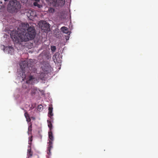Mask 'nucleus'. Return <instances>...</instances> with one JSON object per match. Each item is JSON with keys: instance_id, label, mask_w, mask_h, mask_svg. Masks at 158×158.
Here are the masks:
<instances>
[{"instance_id": "obj_25", "label": "nucleus", "mask_w": 158, "mask_h": 158, "mask_svg": "<svg viewBox=\"0 0 158 158\" xmlns=\"http://www.w3.org/2000/svg\"><path fill=\"white\" fill-rule=\"evenodd\" d=\"M30 129H31V128H30V127H29L28 128L29 131L30 130Z\"/></svg>"}, {"instance_id": "obj_20", "label": "nucleus", "mask_w": 158, "mask_h": 158, "mask_svg": "<svg viewBox=\"0 0 158 158\" xmlns=\"http://www.w3.org/2000/svg\"><path fill=\"white\" fill-rule=\"evenodd\" d=\"M32 137L31 136L30 139H29V144H30V145L31 146V142L32 141Z\"/></svg>"}, {"instance_id": "obj_16", "label": "nucleus", "mask_w": 158, "mask_h": 158, "mask_svg": "<svg viewBox=\"0 0 158 158\" xmlns=\"http://www.w3.org/2000/svg\"><path fill=\"white\" fill-rule=\"evenodd\" d=\"M56 49V47L55 46H51V50L52 52H54Z\"/></svg>"}, {"instance_id": "obj_10", "label": "nucleus", "mask_w": 158, "mask_h": 158, "mask_svg": "<svg viewBox=\"0 0 158 158\" xmlns=\"http://www.w3.org/2000/svg\"><path fill=\"white\" fill-rule=\"evenodd\" d=\"M52 107L51 106H49L48 107V116L50 118H51V120L52 121H53V118L52 117L53 115V114L52 113Z\"/></svg>"}, {"instance_id": "obj_9", "label": "nucleus", "mask_w": 158, "mask_h": 158, "mask_svg": "<svg viewBox=\"0 0 158 158\" xmlns=\"http://www.w3.org/2000/svg\"><path fill=\"white\" fill-rule=\"evenodd\" d=\"M41 55L43 59L44 60H48L51 58V54L48 52L44 51Z\"/></svg>"}, {"instance_id": "obj_26", "label": "nucleus", "mask_w": 158, "mask_h": 158, "mask_svg": "<svg viewBox=\"0 0 158 158\" xmlns=\"http://www.w3.org/2000/svg\"><path fill=\"white\" fill-rule=\"evenodd\" d=\"M5 1H8V0H4Z\"/></svg>"}, {"instance_id": "obj_29", "label": "nucleus", "mask_w": 158, "mask_h": 158, "mask_svg": "<svg viewBox=\"0 0 158 158\" xmlns=\"http://www.w3.org/2000/svg\"><path fill=\"white\" fill-rule=\"evenodd\" d=\"M27 83H28V81H27V82H26Z\"/></svg>"}, {"instance_id": "obj_23", "label": "nucleus", "mask_w": 158, "mask_h": 158, "mask_svg": "<svg viewBox=\"0 0 158 158\" xmlns=\"http://www.w3.org/2000/svg\"><path fill=\"white\" fill-rule=\"evenodd\" d=\"M42 106V107H40V110H43V106H42L41 104H40V106Z\"/></svg>"}, {"instance_id": "obj_5", "label": "nucleus", "mask_w": 158, "mask_h": 158, "mask_svg": "<svg viewBox=\"0 0 158 158\" xmlns=\"http://www.w3.org/2000/svg\"><path fill=\"white\" fill-rule=\"evenodd\" d=\"M40 28L43 32L48 33L50 31V25L46 21H40Z\"/></svg>"}, {"instance_id": "obj_12", "label": "nucleus", "mask_w": 158, "mask_h": 158, "mask_svg": "<svg viewBox=\"0 0 158 158\" xmlns=\"http://www.w3.org/2000/svg\"><path fill=\"white\" fill-rule=\"evenodd\" d=\"M27 155L28 157H31L32 155V152L31 151V145L28 146V148L27 150Z\"/></svg>"}, {"instance_id": "obj_15", "label": "nucleus", "mask_w": 158, "mask_h": 158, "mask_svg": "<svg viewBox=\"0 0 158 158\" xmlns=\"http://www.w3.org/2000/svg\"><path fill=\"white\" fill-rule=\"evenodd\" d=\"M24 115L25 118H26L27 121V122H30L31 121V119L30 116L29 114L27 113V112H25L24 114Z\"/></svg>"}, {"instance_id": "obj_6", "label": "nucleus", "mask_w": 158, "mask_h": 158, "mask_svg": "<svg viewBox=\"0 0 158 158\" xmlns=\"http://www.w3.org/2000/svg\"><path fill=\"white\" fill-rule=\"evenodd\" d=\"M48 137L51 140H49L48 143V147L47 153L48 155L50 156L51 153V150L53 148V143L52 141L54 140V137L52 130L49 131L48 132Z\"/></svg>"}, {"instance_id": "obj_27", "label": "nucleus", "mask_w": 158, "mask_h": 158, "mask_svg": "<svg viewBox=\"0 0 158 158\" xmlns=\"http://www.w3.org/2000/svg\"><path fill=\"white\" fill-rule=\"evenodd\" d=\"M39 24H40V22H38V25H39Z\"/></svg>"}, {"instance_id": "obj_8", "label": "nucleus", "mask_w": 158, "mask_h": 158, "mask_svg": "<svg viewBox=\"0 0 158 158\" xmlns=\"http://www.w3.org/2000/svg\"><path fill=\"white\" fill-rule=\"evenodd\" d=\"M28 17L30 19H34V17L37 16L36 12L34 10H29L27 14Z\"/></svg>"}, {"instance_id": "obj_21", "label": "nucleus", "mask_w": 158, "mask_h": 158, "mask_svg": "<svg viewBox=\"0 0 158 158\" xmlns=\"http://www.w3.org/2000/svg\"><path fill=\"white\" fill-rule=\"evenodd\" d=\"M33 78H34L32 76H30L29 77V81H31L33 79Z\"/></svg>"}, {"instance_id": "obj_17", "label": "nucleus", "mask_w": 158, "mask_h": 158, "mask_svg": "<svg viewBox=\"0 0 158 158\" xmlns=\"http://www.w3.org/2000/svg\"><path fill=\"white\" fill-rule=\"evenodd\" d=\"M48 11L50 13H53L54 12L55 10L52 8H50Z\"/></svg>"}, {"instance_id": "obj_7", "label": "nucleus", "mask_w": 158, "mask_h": 158, "mask_svg": "<svg viewBox=\"0 0 158 158\" xmlns=\"http://www.w3.org/2000/svg\"><path fill=\"white\" fill-rule=\"evenodd\" d=\"M56 6L62 7L65 3V0H46Z\"/></svg>"}, {"instance_id": "obj_2", "label": "nucleus", "mask_w": 158, "mask_h": 158, "mask_svg": "<svg viewBox=\"0 0 158 158\" xmlns=\"http://www.w3.org/2000/svg\"><path fill=\"white\" fill-rule=\"evenodd\" d=\"M40 67L42 70V72L40 73V82L45 83L47 81V79L49 77L53 69L48 62L45 61L40 63Z\"/></svg>"}, {"instance_id": "obj_14", "label": "nucleus", "mask_w": 158, "mask_h": 158, "mask_svg": "<svg viewBox=\"0 0 158 158\" xmlns=\"http://www.w3.org/2000/svg\"><path fill=\"white\" fill-rule=\"evenodd\" d=\"M61 30L63 33L67 34L69 31V30L67 27H61Z\"/></svg>"}, {"instance_id": "obj_28", "label": "nucleus", "mask_w": 158, "mask_h": 158, "mask_svg": "<svg viewBox=\"0 0 158 158\" xmlns=\"http://www.w3.org/2000/svg\"><path fill=\"white\" fill-rule=\"evenodd\" d=\"M35 69V70H34V72H35L36 71V69Z\"/></svg>"}, {"instance_id": "obj_19", "label": "nucleus", "mask_w": 158, "mask_h": 158, "mask_svg": "<svg viewBox=\"0 0 158 158\" xmlns=\"http://www.w3.org/2000/svg\"><path fill=\"white\" fill-rule=\"evenodd\" d=\"M33 5L35 6H37L38 8H40V5H39L37 2H34L33 3Z\"/></svg>"}, {"instance_id": "obj_24", "label": "nucleus", "mask_w": 158, "mask_h": 158, "mask_svg": "<svg viewBox=\"0 0 158 158\" xmlns=\"http://www.w3.org/2000/svg\"><path fill=\"white\" fill-rule=\"evenodd\" d=\"M28 69H29V70H31L32 69V67H31V66H30L28 67Z\"/></svg>"}, {"instance_id": "obj_13", "label": "nucleus", "mask_w": 158, "mask_h": 158, "mask_svg": "<svg viewBox=\"0 0 158 158\" xmlns=\"http://www.w3.org/2000/svg\"><path fill=\"white\" fill-rule=\"evenodd\" d=\"M7 50L9 53L10 54H12L14 52V49L13 47L10 46H9L7 48Z\"/></svg>"}, {"instance_id": "obj_3", "label": "nucleus", "mask_w": 158, "mask_h": 158, "mask_svg": "<svg viewBox=\"0 0 158 158\" xmlns=\"http://www.w3.org/2000/svg\"><path fill=\"white\" fill-rule=\"evenodd\" d=\"M21 5L19 2L16 0L10 1L8 5L7 10L8 11L13 13L19 11L21 8Z\"/></svg>"}, {"instance_id": "obj_18", "label": "nucleus", "mask_w": 158, "mask_h": 158, "mask_svg": "<svg viewBox=\"0 0 158 158\" xmlns=\"http://www.w3.org/2000/svg\"><path fill=\"white\" fill-rule=\"evenodd\" d=\"M45 91L44 90L40 91V95H41L43 97L45 96Z\"/></svg>"}, {"instance_id": "obj_4", "label": "nucleus", "mask_w": 158, "mask_h": 158, "mask_svg": "<svg viewBox=\"0 0 158 158\" xmlns=\"http://www.w3.org/2000/svg\"><path fill=\"white\" fill-rule=\"evenodd\" d=\"M21 71H19V75H22V77L24 78L26 77V75L25 74V72L26 69H27L28 67V64L26 60H24L22 61L20 64Z\"/></svg>"}, {"instance_id": "obj_1", "label": "nucleus", "mask_w": 158, "mask_h": 158, "mask_svg": "<svg viewBox=\"0 0 158 158\" xmlns=\"http://www.w3.org/2000/svg\"><path fill=\"white\" fill-rule=\"evenodd\" d=\"M36 34L33 27L29 26L27 23H22L17 30L12 31L10 36L15 44H21V42H27L34 38Z\"/></svg>"}, {"instance_id": "obj_11", "label": "nucleus", "mask_w": 158, "mask_h": 158, "mask_svg": "<svg viewBox=\"0 0 158 158\" xmlns=\"http://www.w3.org/2000/svg\"><path fill=\"white\" fill-rule=\"evenodd\" d=\"M52 122H53V121H52L51 120V118L47 120L48 125L49 128V131L52 130L53 129L52 125Z\"/></svg>"}, {"instance_id": "obj_22", "label": "nucleus", "mask_w": 158, "mask_h": 158, "mask_svg": "<svg viewBox=\"0 0 158 158\" xmlns=\"http://www.w3.org/2000/svg\"><path fill=\"white\" fill-rule=\"evenodd\" d=\"M56 56H57V55H56V54L55 55H54L53 56V59H54V60L55 59V58H56Z\"/></svg>"}]
</instances>
